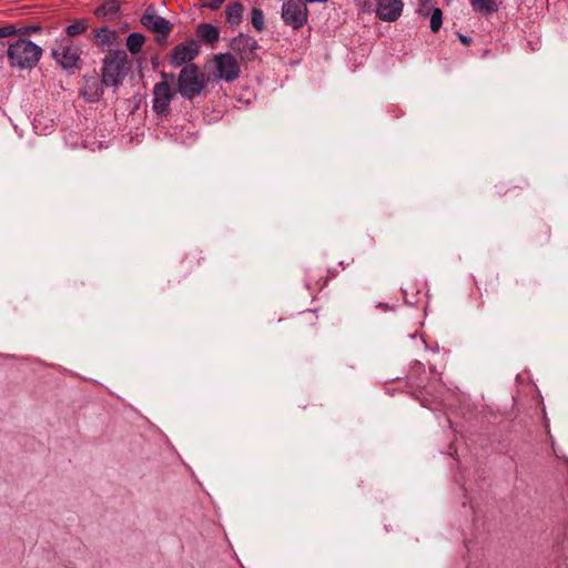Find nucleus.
<instances>
[{
  "label": "nucleus",
  "mask_w": 568,
  "mask_h": 568,
  "mask_svg": "<svg viewBox=\"0 0 568 568\" xmlns=\"http://www.w3.org/2000/svg\"><path fill=\"white\" fill-rule=\"evenodd\" d=\"M129 59L123 50L110 51L102 61V82L105 87H120L129 71Z\"/></svg>",
  "instance_id": "nucleus-1"
},
{
  "label": "nucleus",
  "mask_w": 568,
  "mask_h": 568,
  "mask_svg": "<svg viewBox=\"0 0 568 568\" xmlns=\"http://www.w3.org/2000/svg\"><path fill=\"white\" fill-rule=\"evenodd\" d=\"M42 57V49L27 39H18L9 44L8 59L11 67L33 68Z\"/></svg>",
  "instance_id": "nucleus-2"
},
{
  "label": "nucleus",
  "mask_w": 568,
  "mask_h": 568,
  "mask_svg": "<svg viewBox=\"0 0 568 568\" xmlns=\"http://www.w3.org/2000/svg\"><path fill=\"white\" fill-rule=\"evenodd\" d=\"M206 87L204 75L196 64L185 65L178 77V92L187 100L202 94Z\"/></svg>",
  "instance_id": "nucleus-3"
},
{
  "label": "nucleus",
  "mask_w": 568,
  "mask_h": 568,
  "mask_svg": "<svg viewBox=\"0 0 568 568\" xmlns=\"http://www.w3.org/2000/svg\"><path fill=\"white\" fill-rule=\"evenodd\" d=\"M52 57L63 69H77L81 63V48L71 39L64 38L52 49Z\"/></svg>",
  "instance_id": "nucleus-4"
},
{
  "label": "nucleus",
  "mask_w": 568,
  "mask_h": 568,
  "mask_svg": "<svg viewBox=\"0 0 568 568\" xmlns=\"http://www.w3.org/2000/svg\"><path fill=\"white\" fill-rule=\"evenodd\" d=\"M281 17L285 26L294 30L301 29L308 19V9L304 0H285Z\"/></svg>",
  "instance_id": "nucleus-5"
},
{
  "label": "nucleus",
  "mask_w": 568,
  "mask_h": 568,
  "mask_svg": "<svg viewBox=\"0 0 568 568\" xmlns=\"http://www.w3.org/2000/svg\"><path fill=\"white\" fill-rule=\"evenodd\" d=\"M140 22L146 30L158 36V41H165L174 27L171 21L159 16L153 6L145 9L140 18Z\"/></svg>",
  "instance_id": "nucleus-6"
},
{
  "label": "nucleus",
  "mask_w": 568,
  "mask_h": 568,
  "mask_svg": "<svg viewBox=\"0 0 568 568\" xmlns=\"http://www.w3.org/2000/svg\"><path fill=\"white\" fill-rule=\"evenodd\" d=\"M200 44L196 40L189 38L176 44L170 54V64L173 68L192 64L191 62L199 55Z\"/></svg>",
  "instance_id": "nucleus-7"
},
{
  "label": "nucleus",
  "mask_w": 568,
  "mask_h": 568,
  "mask_svg": "<svg viewBox=\"0 0 568 568\" xmlns=\"http://www.w3.org/2000/svg\"><path fill=\"white\" fill-rule=\"evenodd\" d=\"M216 70V79L225 82H233L239 79L241 68L236 59L231 53H220L213 59Z\"/></svg>",
  "instance_id": "nucleus-8"
},
{
  "label": "nucleus",
  "mask_w": 568,
  "mask_h": 568,
  "mask_svg": "<svg viewBox=\"0 0 568 568\" xmlns=\"http://www.w3.org/2000/svg\"><path fill=\"white\" fill-rule=\"evenodd\" d=\"M231 49L243 62H250L257 55L258 43L253 37L241 33L232 39Z\"/></svg>",
  "instance_id": "nucleus-9"
},
{
  "label": "nucleus",
  "mask_w": 568,
  "mask_h": 568,
  "mask_svg": "<svg viewBox=\"0 0 568 568\" xmlns=\"http://www.w3.org/2000/svg\"><path fill=\"white\" fill-rule=\"evenodd\" d=\"M175 92L171 89L168 81H161L153 88V110L158 114H168L170 104Z\"/></svg>",
  "instance_id": "nucleus-10"
},
{
  "label": "nucleus",
  "mask_w": 568,
  "mask_h": 568,
  "mask_svg": "<svg viewBox=\"0 0 568 568\" xmlns=\"http://www.w3.org/2000/svg\"><path fill=\"white\" fill-rule=\"evenodd\" d=\"M103 87H105L102 82V79L93 73L85 74L82 79V84L79 91L80 97H82L89 103H95L100 101L103 97Z\"/></svg>",
  "instance_id": "nucleus-11"
},
{
  "label": "nucleus",
  "mask_w": 568,
  "mask_h": 568,
  "mask_svg": "<svg viewBox=\"0 0 568 568\" xmlns=\"http://www.w3.org/2000/svg\"><path fill=\"white\" fill-rule=\"evenodd\" d=\"M93 42L101 51H108L120 43L119 33L108 27L95 28L92 31Z\"/></svg>",
  "instance_id": "nucleus-12"
},
{
  "label": "nucleus",
  "mask_w": 568,
  "mask_h": 568,
  "mask_svg": "<svg viewBox=\"0 0 568 568\" xmlns=\"http://www.w3.org/2000/svg\"><path fill=\"white\" fill-rule=\"evenodd\" d=\"M402 0H378L376 13L384 21H396L403 11Z\"/></svg>",
  "instance_id": "nucleus-13"
},
{
  "label": "nucleus",
  "mask_w": 568,
  "mask_h": 568,
  "mask_svg": "<svg viewBox=\"0 0 568 568\" xmlns=\"http://www.w3.org/2000/svg\"><path fill=\"white\" fill-rule=\"evenodd\" d=\"M119 10L120 3L118 0H105L95 8L94 14L103 20H113Z\"/></svg>",
  "instance_id": "nucleus-14"
},
{
  "label": "nucleus",
  "mask_w": 568,
  "mask_h": 568,
  "mask_svg": "<svg viewBox=\"0 0 568 568\" xmlns=\"http://www.w3.org/2000/svg\"><path fill=\"white\" fill-rule=\"evenodd\" d=\"M196 36L205 43H215L220 39V30L211 23H200L196 27Z\"/></svg>",
  "instance_id": "nucleus-15"
},
{
  "label": "nucleus",
  "mask_w": 568,
  "mask_h": 568,
  "mask_svg": "<svg viewBox=\"0 0 568 568\" xmlns=\"http://www.w3.org/2000/svg\"><path fill=\"white\" fill-rule=\"evenodd\" d=\"M244 7L242 3L230 2L225 8V19L232 27H237L243 18Z\"/></svg>",
  "instance_id": "nucleus-16"
},
{
  "label": "nucleus",
  "mask_w": 568,
  "mask_h": 568,
  "mask_svg": "<svg viewBox=\"0 0 568 568\" xmlns=\"http://www.w3.org/2000/svg\"><path fill=\"white\" fill-rule=\"evenodd\" d=\"M144 43L145 37L140 32H133L128 36L125 45L131 54H138L141 52Z\"/></svg>",
  "instance_id": "nucleus-17"
},
{
  "label": "nucleus",
  "mask_w": 568,
  "mask_h": 568,
  "mask_svg": "<svg viewBox=\"0 0 568 568\" xmlns=\"http://www.w3.org/2000/svg\"><path fill=\"white\" fill-rule=\"evenodd\" d=\"M470 6L483 14H491L498 10L496 0H470Z\"/></svg>",
  "instance_id": "nucleus-18"
},
{
  "label": "nucleus",
  "mask_w": 568,
  "mask_h": 568,
  "mask_svg": "<svg viewBox=\"0 0 568 568\" xmlns=\"http://www.w3.org/2000/svg\"><path fill=\"white\" fill-rule=\"evenodd\" d=\"M38 30L37 27H29V28H22L17 29L13 24H6L0 27V38H7L16 34H27L30 31Z\"/></svg>",
  "instance_id": "nucleus-19"
},
{
  "label": "nucleus",
  "mask_w": 568,
  "mask_h": 568,
  "mask_svg": "<svg viewBox=\"0 0 568 568\" xmlns=\"http://www.w3.org/2000/svg\"><path fill=\"white\" fill-rule=\"evenodd\" d=\"M88 29V20L80 19L69 24L65 29V32L69 38L82 34Z\"/></svg>",
  "instance_id": "nucleus-20"
},
{
  "label": "nucleus",
  "mask_w": 568,
  "mask_h": 568,
  "mask_svg": "<svg viewBox=\"0 0 568 568\" xmlns=\"http://www.w3.org/2000/svg\"><path fill=\"white\" fill-rule=\"evenodd\" d=\"M251 23L258 31L265 28L264 13L260 8H253L251 11Z\"/></svg>",
  "instance_id": "nucleus-21"
},
{
  "label": "nucleus",
  "mask_w": 568,
  "mask_h": 568,
  "mask_svg": "<svg viewBox=\"0 0 568 568\" xmlns=\"http://www.w3.org/2000/svg\"><path fill=\"white\" fill-rule=\"evenodd\" d=\"M443 24V12L439 8H435L430 13V29L437 32Z\"/></svg>",
  "instance_id": "nucleus-22"
},
{
  "label": "nucleus",
  "mask_w": 568,
  "mask_h": 568,
  "mask_svg": "<svg viewBox=\"0 0 568 568\" xmlns=\"http://www.w3.org/2000/svg\"><path fill=\"white\" fill-rule=\"evenodd\" d=\"M305 284L310 290L316 291V290H321L325 285V282H322L321 280L314 281L311 275V271H308Z\"/></svg>",
  "instance_id": "nucleus-23"
},
{
  "label": "nucleus",
  "mask_w": 568,
  "mask_h": 568,
  "mask_svg": "<svg viewBox=\"0 0 568 568\" xmlns=\"http://www.w3.org/2000/svg\"><path fill=\"white\" fill-rule=\"evenodd\" d=\"M225 0H210V1H206L203 3V7L204 8H209L211 10H216L219 9L222 3L224 2Z\"/></svg>",
  "instance_id": "nucleus-24"
},
{
  "label": "nucleus",
  "mask_w": 568,
  "mask_h": 568,
  "mask_svg": "<svg viewBox=\"0 0 568 568\" xmlns=\"http://www.w3.org/2000/svg\"><path fill=\"white\" fill-rule=\"evenodd\" d=\"M304 1L308 2V3H315V2L326 3L328 0H304Z\"/></svg>",
  "instance_id": "nucleus-25"
},
{
  "label": "nucleus",
  "mask_w": 568,
  "mask_h": 568,
  "mask_svg": "<svg viewBox=\"0 0 568 568\" xmlns=\"http://www.w3.org/2000/svg\"><path fill=\"white\" fill-rule=\"evenodd\" d=\"M460 40L464 42V43H468V39L464 36H460Z\"/></svg>",
  "instance_id": "nucleus-26"
}]
</instances>
